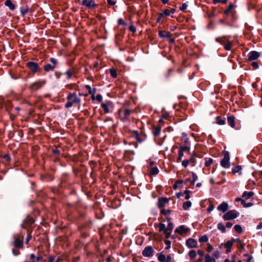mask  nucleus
<instances>
[{
  "label": "nucleus",
  "instance_id": "10",
  "mask_svg": "<svg viewBox=\"0 0 262 262\" xmlns=\"http://www.w3.org/2000/svg\"><path fill=\"white\" fill-rule=\"evenodd\" d=\"M260 56L259 53L256 51H251L248 55L249 60H254L258 58Z\"/></svg>",
  "mask_w": 262,
  "mask_h": 262
},
{
  "label": "nucleus",
  "instance_id": "34",
  "mask_svg": "<svg viewBox=\"0 0 262 262\" xmlns=\"http://www.w3.org/2000/svg\"><path fill=\"white\" fill-rule=\"evenodd\" d=\"M216 122L219 125H224L225 124V120L224 119H222L220 117H217Z\"/></svg>",
  "mask_w": 262,
  "mask_h": 262
},
{
  "label": "nucleus",
  "instance_id": "15",
  "mask_svg": "<svg viewBox=\"0 0 262 262\" xmlns=\"http://www.w3.org/2000/svg\"><path fill=\"white\" fill-rule=\"evenodd\" d=\"M227 121L229 125L232 127H234L235 126V117L233 115H231L227 118Z\"/></svg>",
  "mask_w": 262,
  "mask_h": 262
},
{
  "label": "nucleus",
  "instance_id": "59",
  "mask_svg": "<svg viewBox=\"0 0 262 262\" xmlns=\"http://www.w3.org/2000/svg\"><path fill=\"white\" fill-rule=\"evenodd\" d=\"M212 250H213V247H212L211 245L208 244V246H207V249H206V250H207L208 252H211Z\"/></svg>",
  "mask_w": 262,
  "mask_h": 262
},
{
  "label": "nucleus",
  "instance_id": "42",
  "mask_svg": "<svg viewBox=\"0 0 262 262\" xmlns=\"http://www.w3.org/2000/svg\"><path fill=\"white\" fill-rule=\"evenodd\" d=\"M189 150V147L187 146H181L180 147L179 150H182L183 152L184 151H188Z\"/></svg>",
  "mask_w": 262,
  "mask_h": 262
},
{
  "label": "nucleus",
  "instance_id": "22",
  "mask_svg": "<svg viewBox=\"0 0 262 262\" xmlns=\"http://www.w3.org/2000/svg\"><path fill=\"white\" fill-rule=\"evenodd\" d=\"M159 171L157 167H152L149 169V173L151 175L157 174Z\"/></svg>",
  "mask_w": 262,
  "mask_h": 262
},
{
  "label": "nucleus",
  "instance_id": "8",
  "mask_svg": "<svg viewBox=\"0 0 262 262\" xmlns=\"http://www.w3.org/2000/svg\"><path fill=\"white\" fill-rule=\"evenodd\" d=\"M82 5L86 6L89 8H95L97 6L93 0H83Z\"/></svg>",
  "mask_w": 262,
  "mask_h": 262
},
{
  "label": "nucleus",
  "instance_id": "4",
  "mask_svg": "<svg viewBox=\"0 0 262 262\" xmlns=\"http://www.w3.org/2000/svg\"><path fill=\"white\" fill-rule=\"evenodd\" d=\"M221 165L225 168H228L230 167V157L228 151H226L224 155V158L221 161Z\"/></svg>",
  "mask_w": 262,
  "mask_h": 262
},
{
  "label": "nucleus",
  "instance_id": "27",
  "mask_svg": "<svg viewBox=\"0 0 262 262\" xmlns=\"http://www.w3.org/2000/svg\"><path fill=\"white\" fill-rule=\"evenodd\" d=\"M234 5L232 4H231L229 5L228 8L224 11V13L226 15H228L232 10V9L234 8Z\"/></svg>",
  "mask_w": 262,
  "mask_h": 262
},
{
  "label": "nucleus",
  "instance_id": "21",
  "mask_svg": "<svg viewBox=\"0 0 262 262\" xmlns=\"http://www.w3.org/2000/svg\"><path fill=\"white\" fill-rule=\"evenodd\" d=\"M233 245L232 241H228L225 244L224 247L227 249V252H229L231 251L230 248Z\"/></svg>",
  "mask_w": 262,
  "mask_h": 262
},
{
  "label": "nucleus",
  "instance_id": "36",
  "mask_svg": "<svg viewBox=\"0 0 262 262\" xmlns=\"http://www.w3.org/2000/svg\"><path fill=\"white\" fill-rule=\"evenodd\" d=\"M241 170H242L241 166L239 165H238V166H236L234 168H233L232 169V172L233 173L239 172L241 171Z\"/></svg>",
  "mask_w": 262,
  "mask_h": 262
},
{
  "label": "nucleus",
  "instance_id": "40",
  "mask_svg": "<svg viewBox=\"0 0 262 262\" xmlns=\"http://www.w3.org/2000/svg\"><path fill=\"white\" fill-rule=\"evenodd\" d=\"M159 228L160 231H164V232H165V230L166 228L165 224H164L163 223H160V224L159 225Z\"/></svg>",
  "mask_w": 262,
  "mask_h": 262
},
{
  "label": "nucleus",
  "instance_id": "29",
  "mask_svg": "<svg viewBox=\"0 0 262 262\" xmlns=\"http://www.w3.org/2000/svg\"><path fill=\"white\" fill-rule=\"evenodd\" d=\"M205 262H215V260L209 254H206L205 255Z\"/></svg>",
  "mask_w": 262,
  "mask_h": 262
},
{
  "label": "nucleus",
  "instance_id": "16",
  "mask_svg": "<svg viewBox=\"0 0 262 262\" xmlns=\"http://www.w3.org/2000/svg\"><path fill=\"white\" fill-rule=\"evenodd\" d=\"M159 35L161 37H170L171 34L169 32H166L163 31H160L159 32Z\"/></svg>",
  "mask_w": 262,
  "mask_h": 262
},
{
  "label": "nucleus",
  "instance_id": "56",
  "mask_svg": "<svg viewBox=\"0 0 262 262\" xmlns=\"http://www.w3.org/2000/svg\"><path fill=\"white\" fill-rule=\"evenodd\" d=\"M43 258L41 256H37L35 260H33L34 262H38L39 261L42 260Z\"/></svg>",
  "mask_w": 262,
  "mask_h": 262
},
{
  "label": "nucleus",
  "instance_id": "39",
  "mask_svg": "<svg viewBox=\"0 0 262 262\" xmlns=\"http://www.w3.org/2000/svg\"><path fill=\"white\" fill-rule=\"evenodd\" d=\"M101 107L103 108L105 113H107L109 112V110H108L107 105L106 104L102 103Z\"/></svg>",
  "mask_w": 262,
  "mask_h": 262
},
{
  "label": "nucleus",
  "instance_id": "46",
  "mask_svg": "<svg viewBox=\"0 0 262 262\" xmlns=\"http://www.w3.org/2000/svg\"><path fill=\"white\" fill-rule=\"evenodd\" d=\"M227 0H213L214 4H217L219 3H222L223 4H226Z\"/></svg>",
  "mask_w": 262,
  "mask_h": 262
},
{
  "label": "nucleus",
  "instance_id": "33",
  "mask_svg": "<svg viewBox=\"0 0 262 262\" xmlns=\"http://www.w3.org/2000/svg\"><path fill=\"white\" fill-rule=\"evenodd\" d=\"M192 180L191 181V185L194 186L195 182L198 180V176L193 172L192 173Z\"/></svg>",
  "mask_w": 262,
  "mask_h": 262
},
{
  "label": "nucleus",
  "instance_id": "30",
  "mask_svg": "<svg viewBox=\"0 0 262 262\" xmlns=\"http://www.w3.org/2000/svg\"><path fill=\"white\" fill-rule=\"evenodd\" d=\"M167 220L168 221V222L170 221V220L169 218L167 219ZM173 226L172 223L171 222H169L165 230L171 231L173 229Z\"/></svg>",
  "mask_w": 262,
  "mask_h": 262
},
{
  "label": "nucleus",
  "instance_id": "14",
  "mask_svg": "<svg viewBox=\"0 0 262 262\" xmlns=\"http://www.w3.org/2000/svg\"><path fill=\"white\" fill-rule=\"evenodd\" d=\"M228 209V205L226 202H223L220 205L217 207V210L222 211L223 212H225Z\"/></svg>",
  "mask_w": 262,
  "mask_h": 262
},
{
  "label": "nucleus",
  "instance_id": "41",
  "mask_svg": "<svg viewBox=\"0 0 262 262\" xmlns=\"http://www.w3.org/2000/svg\"><path fill=\"white\" fill-rule=\"evenodd\" d=\"M179 156L177 159V162H180L182 158L183 157L184 154L183 152L182 151V150H179L178 153Z\"/></svg>",
  "mask_w": 262,
  "mask_h": 262
},
{
  "label": "nucleus",
  "instance_id": "44",
  "mask_svg": "<svg viewBox=\"0 0 262 262\" xmlns=\"http://www.w3.org/2000/svg\"><path fill=\"white\" fill-rule=\"evenodd\" d=\"M173 69H169L167 72V73L165 74V76L167 78H169L171 74L173 72Z\"/></svg>",
  "mask_w": 262,
  "mask_h": 262
},
{
  "label": "nucleus",
  "instance_id": "2",
  "mask_svg": "<svg viewBox=\"0 0 262 262\" xmlns=\"http://www.w3.org/2000/svg\"><path fill=\"white\" fill-rule=\"evenodd\" d=\"M67 99L69 101L65 104V107L69 108L71 107L75 103H79L81 101L80 99L78 97L76 93H71L68 97Z\"/></svg>",
  "mask_w": 262,
  "mask_h": 262
},
{
  "label": "nucleus",
  "instance_id": "51",
  "mask_svg": "<svg viewBox=\"0 0 262 262\" xmlns=\"http://www.w3.org/2000/svg\"><path fill=\"white\" fill-rule=\"evenodd\" d=\"M189 193H190V191H189L188 190H186L184 191V193L186 194L185 199L186 200H188L190 198Z\"/></svg>",
  "mask_w": 262,
  "mask_h": 262
},
{
  "label": "nucleus",
  "instance_id": "12",
  "mask_svg": "<svg viewBox=\"0 0 262 262\" xmlns=\"http://www.w3.org/2000/svg\"><path fill=\"white\" fill-rule=\"evenodd\" d=\"M169 200L166 198H161L158 200V206L159 208H162L165 206V204L168 203Z\"/></svg>",
  "mask_w": 262,
  "mask_h": 262
},
{
  "label": "nucleus",
  "instance_id": "31",
  "mask_svg": "<svg viewBox=\"0 0 262 262\" xmlns=\"http://www.w3.org/2000/svg\"><path fill=\"white\" fill-rule=\"evenodd\" d=\"M217 229L221 230L223 233L225 232V226L222 223H220L217 224Z\"/></svg>",
  "mask_w": 262,
  "mask_h": 262
},
{
  "label": "nucleus",
  "instance_id": "25",
  "mask_svg": "<svg viewBox=\"0 0 262 262\" xmlns=\"http://www.w3.org/2000/svg\"><path fill=\"white\" fill-rule=\"evenodd\" d=\"M236 201L241 202V204L243 205L244 207H249L252 205V204H249V205H246V202L244 200H243L241 198H236Z\"/></svg>",
  "mask_w": 262,
  "mask_h": 262
},
{
  "label": "nucleus",
  "instance_id": "60",
  "mask_svg": "<svg viewBox=\"0 0 262 262\" xmlns=\"http://www.w3.org/2000/svg\"><path fill=\"white\" fill-rule=\"evenodd\" d=\"M220 255V253L218 251H215L213 252V256L216 258H218Z\"/></svg>",
  "mask_w": 262,
  "mask_h": 262
},
{
  "label": "nucleus",
  "instance_id": "3",
  "mask_svg": "<svg viewBox=\"0 0 262 262\" xmlns=\"http://www.w3.org/2000/svg\"><path fill=\"white\" fill-rule=\"evenodd\" d=\"M239 215V213L235 210H232L226 212L223 216L226 221L234 219Z\"/></svg>",
  "mask_w": 262,
  "mask_h": 262
},
{
  "label": "nucleus",
  "instance_id": "18",
  "mask_svg": "<svg viewBox=\"0 0 262 262\" xmlns=\"http://www.w3.org/2000/svg\"><path fill=\"white\" fill-rule=\"evenodd\" d=\"M254 195V192L252 191H245L243 193L242 197L245 198L246 199H248L252 197Z\"/></svg>",
  "mask_w": 262,
  "mask_h": 262
},
{
  "label": "nucleus",
  "instance_id": "61",
  "mask_svg": "<svg viewBox=\"0 0 262 262\" xmlns=\"http://www.w3.org/2000/svg\"><path fill=\"white\" fill-rule=\"evenodd\" d=\"M65 74H66L68 76V78H70L72 76V72L70 71H68L65 73Z\"/></svg>",
  "mask_w": 262,
  "mask_h": 262
},
{
  "label": "nucleus",
  "instance_id": "23",
  "mask_svg": "<svg viewBox=\"0 0 262 262\" xmlns=\"http://www.w3.org/2000/svg\"><path fill=\"white\" fill-rule=\"evenodd\" d=\"M158 259L160 262H166V256L164 254L162 253H158L157 254Z\"/></svg>",
  "mask_w": 262,
  "mask_h": 262
},
{
  "label": "nucleus",
  "instance_id": "28",
  "mask_svg": "<svg viewBox=\"0 0 262 262\" xmlns=\"http://www.w3.org/2000/svg\"><path fill=\"white\" fill-rule=\"evenodd\" d=\"M191 206V202L190 201H187L183 203V208L184 210L188 209Z\"/></svg>",
  "mask_w": 262,
  "mask_h": 262
},
{
  "label": "nucleus",
  "instance_id": "35",
  "mask_svg": "<svg viewBox=\"0 0 262 262\" xmlns=\"http://www.w3.org/2000/svg\"><path fill=\"white\" fill-rule=\"evenodd\" d=\"M234 230L237 233H241L242 232V228L239 225H235L234 227Z\"/></svg>",
  "mask_w": 262,
  "mask_h": 262
},
{
  "label": "nucleus",
  "instance_id": "49",
  "mask_svg": "<svg viewBox=\"0 0 262 262\" xmlns=\"http://www.w3.org/2000/svg\"><path fill=\"white\" fill-rule=\"evenodd\" d=\"M244 256L247 257V258L245 260L246 262H250L251 261L252 257L249 254H245Z\"/></svg>",
  "mask_w": 262,
  "mask_h": 262
},
{
  "label": "nucleus",
  "instance_id": "43",
  "mask_svg": "<svg viewBox=\"0 0 262 262\" xmlns=\"http://www.w3.org/2000/svg\"><path fill=\"white\" fill-rule=\"evenodd\" d=\"M213 163V159H209L208 160L205 162V165L206 167L209 166Z\"/></svg>",
  "mask_w": 262,
  "mask_h": 262
},
{
  "label": "nucleus",
  "instance_id": "32",
  "mask_svg": "<svg viewBox=\"0 0 262 262\" xmlns=\"http://www.w3.org/2000/svg\"><path fill=\"white\" fill-rule=\"evenodd\" d=\"M196 255V251L195 250H191L189 252V256L191 259H193Z\"/></svg>",
  "mask_w": 262,
  "mask_h": 262
},
{
  "label": "nucleus",
  "instance_id": "20",
  "mask_svg": "<svg viewBox=\"0 0 262 262\" xmlns=\"http://www.w3.org/2000/svg\"><path fill=\"white\" fill-rule=\"evenodd\" d=\"M5 4L6 6L8 7L9 9L11 10H13L15 9V6L13 5L12 3V2L10 0H7Z\"/></svg>",
  "mask_w": 262,
  "mask_h": 262
},
{
  "label": "nucleus",
  "instance_id": "53",
  "mask_svg": "<svg viewBox=\"0 0 262 262\" xmlns=\"http://www.w3.org/2000/svg\"><path fill=\"white\" fill-rule=\"evenodd\" d=\"M107 2L111 6L114 5L116 3L115 0H107Z\"/></svg>",
  "mask_w": 262,
  "mask_h": 262
},
{
  "label": "nucleus",
  "instance_id": "54",
  "mask_svg": "<svg viewBox=\"0 0 262 262\" xmlns=\"http://www.w3.org/2000/svg\"><path fill=\"white\" fill-rule=\"evenodd\" d=\"M252 66L254 69H256L258 67L257 62L255 61H254L252 63Z\"/></svg>",
  "mask_w": 262,
  "mask_h": 262
},
{
  "label": "nucleus",
  "instance_id": "52",
  "mask_svg": "<svg viewBox=\"0 0 262 262\" xmlns=\"http://www.w3.org/2000/svg\"><path fill=\"white\" fill-rule=\"evenodd\" d=\"M165 243L167 245V247L166 248V249H168L170 248V244L171 242L170 241L166 240L165 241Z\"/></svg>",
  "mask_w": 262,
  "mask_h": 262
},
{
  "label": "nucleus",
  "instance_id": "62",
  "mask_svg": "<svg viewBox=\"0 0 262 262\" xmlns=\"http://www.w3.org/2000/svg\"><path fill=\"white\" fill-rule=\"evenodd\" d=\"M214 209V207L213 205H210V206L207 208V211L209 212H210L212 211Z\"/></svg>",
  "mask_w": 262,
  "mask_h": 262
},
{
  "label": "nucleus",
  "instance_id": "38",
  "mask_svg": "<svg viewBox=\"0 0 262 262\" xmlns=\"http://www.w3.org/2000/svg\"><path fill=\"white\" fill-rule=\"evenodd\" d=\"M110 74L111 76L114 78H116L117 76V71L115 69H111Z\"/></svg>",
  "mask_w": 262,
  "mask_h": 262
},
{
  "label": "nucleus",
  "instance_id": "45",
  "mask_svg": "<svg viewBox=\"0 0 262 262\" xmlns=\"http://www.w3.org/2000/svg\"><path fill=\"white\" fill-rule=\"evenodd\" d=\"M50 62L53 63V66H54L55 67V65L57 64L58 62L57 60L54 58H51L50 59Z\"/></svg>",
  "mask_w": 262,
  "mask_h": 262
},
{
  "label": "nucleus",
  "instance_id": "50",
  "mask_svg": "<svg viewBox=\"0 0 262 262\" xmlns=\"http://www.w3.org/2000/svg\"><path fill=\"white\" fill-rule=\"evenodd\" d=\"M188 5L186 3H183L182 6L180 8V10L182 11H184L187 8Z\"/></svg>",
  "mask_w": 262,
  "mask_h": 262
},
{
  "label": "nucleus",
  "instance_id": "37",
  "mask_svg": "<svg viewBox=\"0 0 262 262\" xmlns=\"http://www.w3.org/2000/svg\"><path fill=\"white\" fill-rule=\"evenodd\" d=\"M208 241V238L206 235H203L200 237L199 242H207Z\"/></svg>",
  "mask_w": 262,
  "mask_h": 262
},
{
  "label": "nucleus",
  "instance_id": "47",
  "mask_svg": "<svg viewBox=\"0 0 262 262\" xmlns=\"http://www.w3.org/2000/svg\"><path fill=\"white\" fill-rule=\"evenodd\" d=\"M189 162V160H185L183 161L182 164L184 167H186L188 166Z\"/></svg>",
  "mask_w": 262,
  "mask_h": 262
},
{
  "label": "nucleus",
  "instance_id": "5",
  "mask_svg": "<svg viewBox=\"0 0 262 262\" xmlns=\"http://www.w3.org/2000/svg\"><path fill=\"white\" fill-rule=\"evenodd\" d=\"M154 250L151 246L146 247L142 251V254L146 257H150L153 255Z\"/></svg>",
  "mask_w": 262,
  "mask_h": 262
},
{
  "label": "nucleus",
  "instance_id": "17",
  "mask_svg": "<svg viewBox=\"0 0 262 262\" xmlns=\"http://www.w3.org/2000/svg\"><path fill=\"white\" fill-rule=\"evenodd\" d=\"M85 88L86 89V90H88L89 91V93L90 94H91L92 96V98L94 99V94H95L96 93V90L95 88H94L93 89H91V87L89 85H86L85 86Z\"/></svg>",
  "mask_w": 262,
  "mask_h": 262
},
{
  "label": "nucleus",
  "instance_id": "55",
  "mask_svg": "<svg viewBox=\"0 0 262 262\" xmlns=\"http://www.w3.org/2000/svg\"><path fill=\"white\" fill-rule=\"evenodd\" d=\"M164 16V14L162 13H160L159 14V16L157 18V22L159 23L160 22L161 19L162 18V17H163Z\"/></svg>",
  "mask_w": 262,
  "mask_h": 262
},
{
  "label": "nucleus",
  "instance_id": "7",
  "mask_svg": "<svg viewBox=\"0 0 262 262\" xmlns=\"http://www.w3.org/2000/svg\"><path fill=\"white\" fill-rule=\"evenodd\" d=\"M132 138H134L136 139V140L139 142H142L145 139V137H144L142 135H140L137 131L134 130L132 131Z\"/></svg>",
  "mask_w": 262,
  "mask_h": 262
},
{
  "label": "nucleus",
  "instance_id": "57",
  "mask_svg": "<svg viewBox=\"0 0 262 262\" xmlns=\"http://www.w3.org/2000/svg\"><path fill=\"white\" fill-rule=\"evenodd\" d=\"M164 14V16H169L170 14V10L168 9H166L164 10V12L163 13Z\"/></svg>",
  "mask_w": 262,
  "mask_h": 262
},
{
  "label": "nucleus",
  "instance_id": "6",
  "mask_svg": "<svg viewBox=\"0 0 262 262\" xmlns=\"http://www.w3.org/2000/svg\"><path fill=\"white\" fill-rule=\"evenodd\" d=\"M27 65L29 69L33 72L35 73L37 71L38 66L37 63L33 61H29L27 62Z\"/></svg>",
  "mask_w": 262,
  "mask_h": 262
},
{
  "label": "nucleus",
  "instance_id": "13",
  "mask_svg": "<svg viewBox=\"0 0 262 262\" xmlns=\"http://www.w3.org/2000/svg\"><path fill=\"white\" fill-rule=\"evenodd\" d=\"M186 245L189 248H194L196 247L197 242L192 238H189L186 241Z\"/></svg>",
  "mask_w": 262,
  "mask_h": 262
},
{
  "label": "nucleus",
  "instance_id": "1",
  "mask_svg": "<svg viewBox=\"0 0 262 262\" xmlns=\"http://www.w3.org/2000/svg\"><path fill=\"white\" fill-rule=\"evenodd\" d=\"M215 40L224 45L225 49L227 51L231 50V46L233 43L232 41L229 40L228 37L227 36L217 37L215 38Z\"/></svg>",
  "mask_w": 262,
  "mask_h": 262
},
{
  "label": "nucleus",
  "instance_id": "64",
  "mask_svg": "<svg viewBox=\"0 0 262 262\" xmlns=\"http://www.w3.org/2000/svg\"><path fill=\"white\" fill-rule=\"evenodd\" d=\"M54 260V257L53 256H50L48 258V262H53Z\"/></svg>",
  "mask_w": 262,
  "mask_h": 262
},
{
  "label": "nucleus",
  "instance_id": "9",
  "mask_svg": "<svg viewBox=\"0 0 262 262\" xmlns=\"http://www.w3.org/2000/svg\"><path fill=\"white\" fill-rule=\"evenodd\" d=\"M130 114V111L128 109H125L124 110H121L120 111V116L121 117L122 121H125L126 118L129 117Z\"/></svg>",
  "mask_w": 262,
  "mask_h": 262
},
{
  "label": "nucleus",
  "instance_id": "58",
  "mask_svg": "<svg viewBox=\"0 0 262 262\" xmlns=\"http://www.w3.org/2000/svg\"><path fill=\"white\" fill-rule=\"evenodd\" d=\"M96 100L98 101L99 102H100L102 100V97L100 94H98L96 96Z\"/></svg>",
  "mask_w": 262,
  "mask_h": 262
},
{
  "label": "nucleus",
  "instance_id": "24",
  "mask_svg": "<svg viewBox=\"0 0 262 262\" xmlns=\"http://www.w3.org/2000/svg\"><path fill=\"white\" fill-rule=\"evenodd\" d=\"M54 68H55L54 66H52L49 63L46 64L44 67V69L47 72L53 71Z\"/></svg>",
  "mask_w": 262,
  "mask_h": 262
},
{
  "label": "nucleus",
  "instance_id": "19",
  "mask_svg": "<svg viewBox=\"0 0 262 262\" xmlns=\"http://www.w3.org/2000/svg\"><path fill=\"white\" fill-rule=\"evenodd\" d=\"M161 127L160 126H155L153 128L152 133L155 136H158L161 132Z\"/></svg>",
  "mask_w": 262,
  "mask_h": 262
},
{
  "label": "nucleus",
  "instance_id": "11",
  "mask_svg": "<svg viewBox=\"0 0 262 262\" xmlns=\"http://www.w3.org/2000/svg\"><path fill=\"white\" fill-rule=\"evenodd\" d=\"M189 231V228L184 225H181L177 228L176 231L180 234H183L187 233Z\"/></svg>",
  "mask_w": 262,
  "mask_h": 262
},
{
  "label": "nucleus",
  "instance_id": "48",
  "mask_svg": "<svg viewBox=\"0 0 262 262\" xmlns=\"http://www.w3.org/2000/svg\"><path fill=\"white\" fill-rule=\"evenodd\" d=\"M161 213L164 215H167L170 213V210H165V209H162L161 210Z\"/></svg>",
  "mask_w": 262,
  "mask_h": 262
},
{
  "label": "nucleus",
  "instance_id": "63",
  "mask_svg": "<svg viewBox=\"0 0 262 262\" xmlns=\"http://www.w3.org/2000/svg\"><path fill=\"white\" fill-rule=\"evenodd\" d=\"M165 234V236H166V238H168L170 237V232H168V231L167 230H165V232H164Z\"/></svg>",
  "mask_w": 262,
  "mask_h": 262
},
{
  "label": "nucleus",
  "instance_id": "26",
  "mask_svg": "<svg viewBox=\"0 0 262 262\" xmlns=\"http://www.w3.org/2000/svg\"><path fill=\"white\" fill-rule=\"evenodd\" d=\"M14 245L16 248H19L22 247V246H23L21 241L18 238H15V242H14Z\"/></svg>",
  "mask_w": 262,
  "mask_h": 262
}]
</instances>
